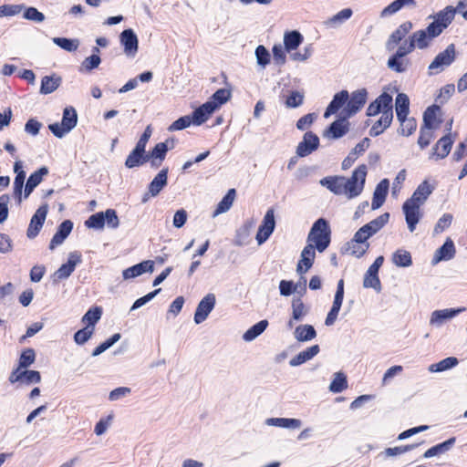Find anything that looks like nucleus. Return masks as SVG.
<instances>
[{
    "label": "nucleus",
    "mask_w": 467,
    "mask_h": 467,
    "mask_svg": "<svg viewBox=\"0 0 467 467\" xmlns=\"http://www.w3.org/2000/svg\"><path fill=\"white\" fill-rule=\"evenodd\" d=\"M455 92V86L453 84H447L440 89L436 98V101L441 104L446 103Z\"/></svg>",
    "instance_id": "obj_60"
},
{
    "label": "nucleus",
    "mask_w": 467,
    "mask_h": 467,
    "mask_svg": "<svg viewBox=\"0 0 467 467\" xmlns=\"http://www.w3.org/2000/svg\"><path fill=\"white\" fill-rule=\"evenodd\" d=\"M347 245V251L357 258L363 256L369 247V244L368 242H359V240H357L356 234H354L353 238Z\"/></svg>",
    "instance_id": "obj_35"
},
{
    "label": "nucleus",
    "mask_w": 467,
    "mask_h": 467,
    "mask_svg": "<svg viewBox=\"0 0 467 467\" xmlns=\"http://www.w3.org/2000/svg\"><path fill=\"white\" fill-rule=\"evenodd\" d=\"M439 36V35L429 25L425 29H420L414 32L410 36V40L415 48L425 49L431 44L432 40Z\"/></svg>",
    "instance_id": "obj_13"
},
{
    "label": "nucleus",
    "mask_w": 467,
    "mask_h": 467,
    "mask_svg": "<svg viewBox=\"0 0 467 467\" xmlns=\"http://www.w3.org/2000/svg\"><path fill=\"white\" fill-rule=\"evenodd\" d=\"M36 353L32 348H26L24 350L19 358L18 366L22 368H26L35 362Z\"/></svg>",
    "instance_id": "obj_58"
},
{
    "label": "nucleus",
    "mask_w": 467,
    "mask_h": 467,
    "mask_svg": "<svg viewBox=\"0 0 467 467\" xmlns=\"http://www.w3.org/2000/svg\"><path fill=\"white\" fill-rule=\"evenodd\" d=\"M319 146V138L313 132H306L303 140L296 147V154L299 157H306L315 151Z\"/></svg>",
    "instance_id": "obj_16"
},
{
    "label": "nucleus",
    "mask_w": 467,
    "mask_h": 467,
    "mask_svg": "<svg viewBox=\"0 0 467 467\" xmlns=\"http://www.w3.org/2000/svg\"><path fill=\"white\" fill-rule=\"evenodd\" d=\"M81 262V255L78 252L68 254L67 262L63 264L53 275V281L59 282L68 278L74 272L77 265Z\"/></svg>",
    "instance_id": "obj_11"
},
{
    "label": "nucleus",
    "mask_w": 467,
    "mask_h": 467,
    "mask_svg": "<svg viewBox=\"0 0 467 467\" xmlns=\"http://www.w3.org/2000/svg\"><path fill=\"white\" fill-rule=\"evenodd\" d=\"M392 263L398 267H409L412 265L410 252L404 249H398L391 256Z\"/></svg>",
    "instance_id": "obj_40"
},
{
    "label": "nucleus",
    "mask_w": 467,
    "mask_h": 467,
    "mask_svg": "<svg viewBox=\"0 0 467 467\" xmlns=\"http://www.w3.org/2000/svg\"><path fill=\"white\" fill-rule=\"evenodd\" d=\"M409 97L404 93H399L396 97L395 108L398 119L405 118L409 114Z\"/></svg>",
    "instance_id": "obj_41"
},
{
    "label": "nucleus",
    "mask_w": 467,
    "mask_h": 467,
    "mask_svg": "<svg viewBox=\"0 0 467 467\" xmlns=\"http://www.w3.org/2000/svg\"><path fill=\"white\" fill-rule=\"evenodd\" d=\"M85 224L88 228L102 229L105 225L104 212L92 214L86 222Z\"/></svg>",
    "instance_id": "obj_56"
},
{
    "label": "nucleus",
    "mask_w": 467,
    "mask_h": 467,
    "mask_svg": "<svg viewBox=\"0 0 467 467\" xmlns=\"http://www.w3.org/2000/svg\"><path fill=\"white\" fill-rule=\"evenodd\" d=\"M436 129L421 126L420 136L418 139V145L420 149L426 148L434 138V130Z\"/></svg>",
    "instance_id": "obj_46"
},
{
    "label": "nucleus",
    "mask_w": 467,
    "mask_h": 467,
    "mask_svg": "<svg viewBox=\"0 0 467 467\" xmlns=\"http://www.w3.org/2000/svg\"><path fill=\"white\" fill-rule=\"evenodd\" d=\"M119 42L123 47L124 54L128 57L133 58L136 57L139 50V39L132 29L123 30L119 35Z\"/></svg>",
    "instance_id": "obj_10"
},
{
    "label": "nucleus",
    "mask_w": 467,
    "mask_h": 467,
    "mask_svg": "<svg viewBox=\"0 0 467 467\" xmlns=\"http://www.w3.org/2000/svg\"><path fill=\"white\" fill-rule=\"evenodd\" d=\"M47 173L48 169L47 167H41L29 176L25 187V198L29 196V194L42 182L44 176H46Z\"/></svg>",
    "instance_id": "obj_32"
},
{
    "label": "nucleus",
    "mask_w": 467,
    "mask_h": 467,
    "mask_svg": "<svg viewBox=\"0 0 467 467\" xmlns=\"http://www.w3.org/2000/svg\"><path fill=\"white\" fill-rule=\"evenodd\" d=\"M330 228L325 219H318L313 224L308 236L307 244H312L319 253L324 252L330 244Z\"/></svg>",
    "instance_id": "obj_4"
},
{
    "label": "nucleus",
    "mask_w": 467,
    "mask_h": 467,
    "mask_svg": "<svg viewBox=\"0 0 467 467\" xmlns=\"http://www.w3.org/2000/svg\"><path fill=\"white\" fill-rule=\"evenodd\" d=\"M93 333L94 327L91 326H86L84 328L75 333L74 340L78 345H83L92 337Z\"/></svg>",
    "instance_id": "obj_57"
},
{
    "label": "nucleus",
    "mask_w": 467,
    "mask_h": 467,
    "mask_svg": "<svg viewBox=\"0 0 467 467\" xmlns=\"http://www.w3.org/2000/svg\"><path fill=\"white\" fill-rule=\"evenodd\" d=\"M412 24L410 22H405L401 24L389 36L387 42V48L393 49L396 45L401 42V40L408 35L411 30Z\"/></svg>",
    "instance_id": "obj_27"
},
{
    "label": "nucleus",
    "mask_w": 467,
    "mask_h": 467,
    "mask_svg": "<svg viewBox=\"0 0 467 467\" xmlns=\"http://www.w3.org/2000/svg\"><path fill=\"white\" fill-rule=\"evenodd\" d=\"M112 420H113V415L112 414H109V416H107L106 418H102L100 419L95 425V428H94V432L97 436H101L103 435L107 431L108 429L109 428V426L111 425L112 423Z\"/></svg>",
    "instance_id": "obj_61"
},
{
    "label": "nucleus",
    "mask_w": 467,
    "mask_h": 467,
    "mask_svg": "<svg viewBox=\"0 0 467 467\" xmlns=\"http://www.w3.org/2000/svg\"><path fill=\"white\" fill-rule=\"evenodd\" d=\"M455 253L453 241L451 238H447L443 245L435 252L432 264L436 265L441 261H449L454 257Z\"/></svg>",
    "instance_id": "obj_22"
},
{
    "label": "nucleus",
    "mask_w": 467,
    "mask_h": 467,
    "mask_svg": "<svg viewBox=\"0 0 467 467\" xmlns=\"http://www.w3.org/2000/svg\"><path fill=\"white\" fill-rule=\"evenodd\" d=\"M411 65L410 58L402 57L397 55L391 56L387 62L388 67L396 73L406 72Z\"/></svg>",
    "instance_id": "obj_31"
},
{
    "label": "nucleus",
    "mask_w": 467,
    "mask_h": 467,
    "mask_svg": "<svg viewBox=\"0 0 467 467\" xmlns=\"http://www.w3.org/2000/svg\"><path fill=\"white\" fill-rule=\"evenodd\" d=\"M348 388L347 377L342 372H337L329 385V390L333 393L342 392Z\"/></svg>",
    "instance_id": "obj_45"
},
{
    "label": "nucleus",
    "mask_w": 467,
    "mask_h": 467,
    "mask_svg": "<svg viewBox=\"0 0 467 467\" xmlns=\"http://www.w3.org/2000/svg\"><path fill=\"white\" fill-rule=\"evenodd\" d=\"M53 42L68 52L77 50L79 45L78 39H69L66 37H54Z\"/></svg>",
    "instance_id": "obj_52"
},
{
    "label": "nucleus",
    "mask_w": 467,
    "mask_h": 467,
    "mask_svg": "<svg viewBox=\"0 0 467 467\" xmlns=\"http://www.w3.org/2000/svg\"><path fill=\"white\" fill-rule=\"evenodd\" d=\"M77 122L78 114L76 109L72 107H67L63 111L61 123L50 124L48 129L57 138L61 139L76 127Z\"/></svg>",
    "instance_id": "obj_5"
},
{
    "label": "nucleus",
    "mask_w": 467,
    "mask_h": 467,
    "mask_svg": "<svg viewBox=\"0 0 467 467\" xmlns=\"http://www.w3.org/2000/svg\"><path fill=\"white\" fill-rule=\"evenodd\" d=\"M363 285L366 288H374L378 292L381 290V285L378 274L371 273L369 271H367L365 275Z\"/></svg>",
    "instance_id": "obj_55"
},
{
    "label": "nucleus",
    "mask_w": 467,
    "mask_h": 467,
    "mask_svg": "<svg viewBox=\"0 0 467 467\" xmlns=\"http://www.w3.org/2000/svg\"><path fill=\"white\" fill-rule=\"evenodd\" d=\"M459 360L455 357L446 358L437 363L429 366L428 370L431 373L443 372L456 367Z\"/></svg>",
    "instance_id": "obj_38"
},
{
    "label": "nucleus",
    "mask_w": 467,
    "mask_h": 467,
    "mask_svg": "<svg viewBox=\"0 0 467 467\" xmlns=\"http://www.w3.org/2000/svg\"><path fill=\"white\" fill-rule=\"evenodd\" d=\"M268 321L261 320L253 327H251L248 330H246L243 335V339L245 342H251L255 339L258 336H260L267 327Z\"/></svg>",
    "instance_id": "obj_42"
},
{
    "label": "nucleus",
    "mask_w": 467,
    "mask_h": 467,
    "mask_svg": "<svg viewBox=\"0 0 467 467\" xmlns=\"http://www.w3.org/2000/svg\"><path fill=\"white\" fill-rule=\"evenodd\" d=\"M295 338L299 342H306L317 337V332L311 325H300L294 331Z\"/></svg>",
    "instance_id": "obj_37"
},
{
    "label": "nucleus",
    "mask_w": 467,
    "mask_h": 467,
    "mask_svg": "<svg viewBox=\"0 0 467 467\" xmlns=\"http://www.w3.org/2000/svg\"><path fill=\"white\" fill-rule=\"evenodd\" d=\"M434 188L433 185L425 180L417 187L411 197L403 203L402 210L410 232L412 233L416 229L417 223L422 217L420 207L428 200Z\"/></svg>",
    "instance_id": "obj_2"
},
{
    "label": "nucleus",
    "mask_w": 467,
    "mask_h": 467,
    "mask_svg": "<svg viewBox=\"0 0 467 467\" xmlns=\"http://www.w3.org/2000/svg\"><path fill=\"white\" fill-rule=\"evenodd\" d=\"M441 112L439 106L433 105L429 107L423 114V125L433 129H438L441 124V119L438 115Z\"/></svg>",
    "instance_id": "obj_34"
},
{
    "label": "nucleus",
    "mask_w": 467,
    "mask_h": 467,
    "mask_svg": "<svg viewBox=\"0 0 467 467\" xmlns=\"http://www.w3.org/2000/svg\"><path fill=\"white\" fill-rule=\"evenodd\" d=\"M101 62L99 56L97 54H93L88 57H86L80 67V70L91 71L94 68H97Z\"/></svg>",
    "instance_id": "obj_63"
},
{
    "label": "nucleus",
    "mask_w": 467,
    "mask_h": 467,
    "mask_svg": "<svg viewBox=\"0 0 467 467\" xmlns=\"http://www.w3.org/2000/svg\"><path fill=\"white\" fill-rule=\"evenodd\" d=\"M307 308L300 298H295L292 301V317L295 321L302 320L306 315Z\"/></svg>",
    "instance_id": "obj_48"
},
{
    "label": "nucleus",
    "mask_w": 467,
    "mask_h": 467,
    "mask_svg": "<svg viewBox=\"0 0 467 467\" xmlns=\"http://www.w3.org/2000/svg\"><path fill=\"white\" fill-rule=\"evenodd\" d=\"M367 166L365 164L357 167L350 177L327 176L320 180V184L327 187L336 195H343L348 199L357 198L364 190Z\"/></svg>",
    "instance_id": "obj_1"
},
{
    "label": "nucleus",
    "mask_w": 467,
    "mask_h": 467,
    "mask_svg": "<svg viewBox=\"0 0 467 467\" xmlns=\"http://www.w3.org/2000/svg\"><path fill=\"white\" fill-rule=\"evenodd\" d=\"M348 130V122L342 119L334 121L327 130L324 132V137L328 139H339Z\"/></svg>",
    "instance_id": "obj_29"
},
{
    "label": "nucleus",
    "mask_w": 467,
    "mask_h": 467,
    "mask_svg": "<svg viewBox=\"0 0 467 467\" xmlns=\"http://www.w3.org/2000/svg\"><path fill=\"white\" fill-rule=\"evenodd\" d=\"M168 150V141L157 143L152 150L150 153H147V158H149L150 167L154 169L160 167L165 159Z\"/></svg>",
    "instance_id": "obj_21"
},
{
    "label": "nucleus",
    "mask_w": 467,
    "mask_h": 467,
    "mask_svg": "<svg viewBox=\"0 0 467 467\" xmlns=\"http://www.w3.org/2000/svg\"><path fill=\"white\" fill-rule=\"evenodd\" d=\"M216 110L215 104L205 102L199 108H197L191 117L192 124L202 125L204 123L210 116Z\"/></svg>",
    "instance_id": "obj_23"
},
{
    "label": "nucleus",
    "mask_w": 467,
    "mask_h": 467,
    "mask_svg": "<svg viewBox=\"0 0 467 467\" xmlns=\"http://www.w3.org/2000/svg\"><path fill=\"white\" fill-rule=\"evenodd\" d=\"M61 78L57 76H45L41 81L40 93L50 94L54 92L61 84Z\"/></svg>",
    "instance_id": "obj_39"
},
{
    "label": "nucleus",
    "mask_w": 467,
    "mask_h": 467,
    "mask_svg": "<svg viewBox=\"0 0 467 467\" xmlns=\"http://www.w3.org/2000/svg\"><path fill=\"white\" fill-rule=\"evenodd\" d=\"M254 226V221L253 219L244 222L237 230L234 244L237 246H244L248 244L249 237L252 229Z\"/></svg>",
    "instance_id": "obj_25"
},
{
    "label": "nucleus",
    "mask_w": 467,
    "mask_h": 467,
    "mask_svg": "<svg viewBox=\"0 0 467 467\" xmlns=\"http://www.w3.org/2000/svg\"><path fill=\"white\" fill-rule=\"evenodd\" d=\"M352 16V10L350 8H345L334 15L327 21V25L335 26L340 25L349 19Z\"/></svg>",
    "instance_id": "obj_51"
},
{
    "label": "nucleus",
    "mask_w": 467,
    "mask_h": 467,
    "mask_svg": "<svg viewBox=\"0 0 467 467\" xmlns=\"http://www.w3.org/2000/svg\"><path fill=\"white\" fill-rule=\"evenodd\" d=\"M265 423L268 426H275L285 429H297L302 425L300 420L287 418H268L265 420Z\"/></svg>",
    "instance_id": "obj_36"
},
{
    "label": "nucleus",
    "mask_w": 467,
    "mask_h": 467,
    "mask_svg": "<svg viewBox=\"0 0 467 467\" xmlns=\"http://www.w3.org/2000/svg\"><path fill=\"white\" fill-rule=\"evenodd\" d=\"M392 106V96L383 92L376 100L371 102L367 109V115L376 116L382 113L388 108Z\"/></svg>",
    "instance_id": "obj_20"
},
{
    "label": "nucleus",
    "mask_w": 467,
    "mask_h": 467,
    "mask_svg": "<svg viewBox=\"0 0 467 467\" xmlns=\"http://www.w3.org/2000/svg\"><path fill=\"white\" fill-rule=\"evenodd\" d=\"M48 212V205H41L35 214L32 216L29 226L27 228L26 235L28 238H35L41 230Z\"/></svg>",
    "instance_id": "obj_14"
},
{
    "label": "nucleus",
    "mask_w": 467,
    "mask_h": 467,
    "mask_svg": "<svg viewBox=\"0 0 467 467\" xmlns=\"http://www.w3.org/2000/svg\"><path fill=\"white\" fill-rule=\"evenodd\" d=\"M102 310L100 307L90 308L82 317V322L87 326H91L95 328L96 323L100 319Z\"/></svg>",
    "instance_id": "obj_50"
},
{
    "label": "nucleus",
    "mask_w": 467,
    "mask_h": 467,
    "mask_svg": "<svg viewBox=\"0 0 467 467\" xmlns=\"http://www.w3.org/2000/svg\"><path fill=\"white\" fill-rule=\"evenodd\" d=\"M454 139L451 133L441 137L431 150L430 159L441 160L448 156L450 153Z\"/></svg>",
    "instance_id": "obj_17"
},
{
    "label": "nucleus",
    "mask_w": 467,
    "mask_h": 467,
    "mask_svg": "<svg viewBox=\"0 0 467 467\" xmlns=\"http://www.w3.org/2000/svg\"><path fill=\"white\" fill-rule=\"evenodd\" d=\"M454 443H455V438L452 437V438L427 450L424 452L423 457L431 458V457H434V456L442 454V453L446 452L447 451H449Z\"/></svg>",
    "instance_id": "obj_43"
},
{
    "label": "nucleus",
    "mask_w": 467,
    "mask_h": 467,
    "mask_svg": "<svg viewBox=\"0 0 467 467\" xmlns=\"http://www.w3.org/2000/svg\"><path fill=\"white\" fill-rule=\"evenodd\" d=\"M367 97L368 92L366 88H360L353 91L351 95H349L348 100L344 109L346 114L350 117L358 112L366 104Z\"/></svg>",
    "instance_id": "obj_12"
},
{
    "label": "nucleus",
    "mask_w": 467,
    "mask_h": 467,
    "mask_svg": "<svg viewBox=\"0 0 467 467\" xmlns=\"http://www.w3.org/2000/svg\"><path fill=\"white\" fill-rule=\"evenodd\" d=\"M304 94L299 91H292L286 98L285 106L287 108H297L303 104Z\"/></svg>",
    "instance_id": "obj_64"
},
{
    "label": "nucleus",
    "mask_w": 467,
    "mask_h": 467,
    "mask_svg": "<svg viewBox=\"0 0 467 467\" xmlns=\"http://www.w3.org/2000/svg\"><path fill=\"white\" fill-rule=\"evenodd\" d=\"M319 353L318 345L311 346L304 351H301L293 358L290 359L289 364L291 367H297L310 359Z\"/></svg>",
    "instance_id": "obj_33"
},
{
    "label": "nucleus",
    "mask_w": 467,
    "mask_h": 467,
    "mask_svg": "<svg viewBox=\"0 0 467 467\" xmlns=\"http://www.w3.org/2000/svg\"><path fill=\"white\" fill-rule=\"evenodd\" d=\"M147 161H149V158H147L146 151L135 147L128 155L125 166L129 169H132L139 167Z\"/></svg>",
    "instance_id": "obj_30"
},
{
    "label": "nucleus",
    "mask_w": 467,
    "mask_h": 467,
    "mask_svg": "<svg viewBox=\"0 0 467 467\" xmlns=\"http://www.w3.org/2000/svg\"><path fill=\"white\" fill-rule=\"evenodd\" d=\"M254 54L257 65L263 69L265 68V67L270 63L269 51L265 48V47L260 45L255 48Z\"/></svg>",
    "instance_id": "obj_53"
},
{
    "label": "nucleus",
    "mask_w": 467,
    "mask_h": 467,
    "mask_svg": "<svg viewBox=\"0 0 467 467\" xmlns=\"http://www.w3.org/2000/svg\"><path fill=\"white\" fill-rule=\"evenodd\" d=\"M73 228V223L69 220L64 221L58 227L57 232L51 239L49 248L53 250L56 246L61 244L69 235Z\"/></svg>",
    "instance_id": "obj_28"
},
{
    "label": "nucleus",
    "mask_w": 467,
    "mask_h": 467,
    "mask_svg": "<svg viewBox=\"0 0 467 467\" xmlns=\"http://www.w3.org/2000/svg\"><path fill=\"white\" fill-rule=\"evenodd\" d=\"M215 306V296L207 294L198 304L194 313V322L196 324L202 323L213 311Z\"/></svg>",
    "instance_id": "obj_15"
},
{
    "label": "nucleus",
    "mask_w": 467,
    "mask_h": 467,
    "mask_svg": "<svg viewBox=\"0 0 467 467\" xmlns=\"http://www.w3.org/2000/svg\"><path fill=\"white\" fill-rule=\"evenodd\" d=\"M275 228V211L270 208L266 211L263 221L258 228L255 239L259 245L265 243Z\"/></svg>",
    "instance_id": "obj_8"
},
{
    "label": "nucleus",
    "mask_w": 467,
    "mask_h": 467,
    "mask_svg": "<svg viewBox=\"0 0 467 467\" xmlns=\"http://www.w3.org/2000/svg\"><path fill=\"white\" fill-rule=\"evenodd\" d=\"M389 187V182L388 179L381 180L376 186L371 203L372 210H377L383 205L388 194Z\"/></svg>",
    "instance_id": "obj_24"
},
{
    "label": "nucleus",
    "mask_w": 467,
    "mask_h": 467,
    "mask_svg": "<svg viewBox=\"0 0 467 467\" xmlns=\"http://www.w3.org/2000/svg\"><path fill=\"white\" fill-rule=\"evenodd\" d=\"M456 57V49L453 44H450L443 51L440 52L428 67L429 75H436L451 66Z\"/></svg>",
    "instance_id": "obj_6"
},
{
    "label": "nucleus",
    "mask_w": 467,
    "mask_h": 467,
    "mask_svg": "<svg viewBox=\"0 0 467 467\" xmlns=\"http://www.w3.org/2000/svg\"><path fill=\"white\" fill-rule=\"evenodd\" d=\"M167 174L168 168L162 169L151 181L149 185V192L146 193L142 199V202H145L148 201L149 196L155 197L157 196L161 191L167 184Z\"/></svg>",
    "instance_id": "obj_19"
},
{
    "label": "nucleus",
    "mask_w": 467,
    "mask_h": 467,
    "mask_svg": "<svg viewBox=\"0 0 467 467\" xmlns=\"http://www.w3.org/2000/svg\"><path fill=\"white\" fill-rule=\"evenodd\" d=\"M454 17L455 10L453 6L447 5L442 10L429 16V18L433 19L430 26L440 36L452 23Z\"/></svg>",
    "instance_id": "obj_7"
},
{
    "label": "nucleus",
    "mask_w": 467,
    "mask_h": 467,
    "mask_svg": "<svg viewBox=\"0 0 467 467\" xmlns=\"http://www.w3.org/2000/svg\"><path fill=\"white\" fill-rule=\"evenodd\" d=\"M26 179V172L24 171H20L18 174H16L14 181V195L18 199V202H21L22 198V191L24 187V182Z\"/></svg>",
    "instance_id": "obj_59"
},
{
    "label": "nucleus",
    "mask_w": 467,
    "mask_h": 467,
    "mask_svg": "<svg viewBox=\"0 0 467 467\" xmlns=\"http://www.w3.org/2000/svg\"><path fill=\"white\" fill-rule=\"evenodd\" d=\"M465 310V307L434 310L430 317V326L439 328Z\"/></svg>",
    "instance_id": "obj_9"
},
{
    "label": "nucleus",
    "mask_w": 467,
    "mask_h": 467,
    "mask_svg": "<svg viewBox=\"0 0 467 467\" xmlns=\"http://www.w3.org/2000/svg\"><path fill=\"white\" fill-rule=\"evenodd\" d=\"M273 59L275 65L283 66L286 62V50L285 47L281 44H275L272 48Z\"/></svg>",
    "instance_id": "obj_54"
},
{
    "label": "nucleus",
    "mask_w": 467,
    "mask_h": 467,
    "mask_svg": "<svg viewBox=\"0 0 467 467\" xmlns=\"http://www.w3.org/2000/svg\"><path fill=\"white\" fill-rule=\"evenodd\" d=\"M235 190L230 189L226 195L222 199V201L218 203L215 211L213 212V216L216 217L217 215L227 212L233 205V202L235 198Z\"/></svg>",
    "instance_id": "obj_44"
},
{
    "label": "nucleus",
    "mask_w": 467,
    "mask_h": 467,
    "mask_svg": "<svg viewBox=\"0 0 467 467\" xmlns=\"http://www.w3.org/2000/svg\"><path fill=\"white\" fill-rule=\"evenodd\" d=\"M389 214L388 213H385L377 217L376 219L370 221L367 224L375 234H377L385 226V224L389 222Z\"/></svg>",
    "instance_id": "obj_62"
},
{
    "label": "nucleus",
    "mask_w": 467,
    "mask_h": 467,
    "mask_svg": "<svg viewBox=\"0 0 467 467\" xmlns=\"http://www.w3.org/2000/svg\"><path fill=\"white\" fill-rule=\"evenodd\" d=\"M316 257V249L312 244H306L301 252L300 260L296 265V273L300 275L306 274L313 265Z\"/></svg>",
    "instance_id": "obj_18"
},
{
    "label": "nucleus",
    "mask_w": 467,
    "mask_h": 467,
    "mask_svg": "<svg viewBox=\"0 0 467 467\" xmlns=\"http://www.w3.org/2000/svg\"><path fill=\"white\" fill-rule=\"evenodd\" d=\"M399 121L400 122L399 132L403 136H410L416 130L417 123L413 118L405 117L399 119Z\"/></svg>",
    "instance_id": "obj_49"
},
{
    "label": "nucleus",
    "mask_w": 467,
    "mask_h": 467,
    "mask_svg": "<svg viewBox=\"0 0 467 467\" xmlns=\"http://www.w3.org/2000/svg\"><path fill=\"white\" fill-rule=\"evenodd\" d=\"M303 35L296 31H288L284 34V47L289 57L294 61L303 62L307 60L313 53L312 45L306 46L303 50L296 51L297 47L303 43Z\"/></svg>",
    "instance_id": "obj_3"
},
{
    "label": "nucleus",
    "mask_w": 467,
    "mask_h": 467,
    "mask_svg": "<svg viewBox=\"0 0 467 467\" xmlns=\"http://www.w3.org/2000/svg\"><path fill=\"white\" fill-rule=\"evenodd\" d=\"M349 94L347 90H342L337 94H335L332 101L327 106L324 118L327 119L332 114H335L339 109H341L348 100Z\"/></svg>",
    "instance_id": "obj_26"
},
{
    "label": "nucleus",
    "mask_w": 467,
    "mask_h": 467,
    "mask_svg": "<svg viewBox=\"0 0 467 467\" xmlns=\"http://www.w3.org/2000/svg\"><path fill=\"white\" fill-rule=\"evenodd\" d=\"M231 98V91L226 88H220L213 93L208 103L215 104L216 109L223 104L226 103Z\"/></svg>",
    "instance_id": "obj_47"
}]
</instances>
